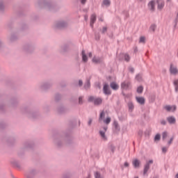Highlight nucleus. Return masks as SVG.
<instances>
[{
  "label": "nucleus",
  "instance_id": "423d86ee",
  "mask_svg": "<svg viewBox=\"0 0 178 178\" xmlns=\"http://www.w3.org/2000/svg\"><path fill=\"white\" fill-rule=\"evenodd\" d=\"M35 175H37V171L34 169H31L26 173L25 176L26 178H34Z\"/></svg>",
  "mask_w": 178,
  "mask_h": 178
},
{
  "label": "nucleus",
  "instance_id": "bf43d9fd",
  "mask_svg": "<svg viewBox=\"0 0 178 178\" xmlns=\"http://www.w3.org/2000/svg\"><path fill=\"white\" fill-rule=\"evenodd\" d=\"M79 87H82L83 86V81L81 79H80L79 81Z\"/></svg>",
  "mask_w": 178,
  "mask_h": 178
},
{
  "label": "nucleus",
  "instance_id": "864d4df0",
  "mask_svg": "<svg viewBox=\"0 0 178 178\" xmlns=\"http://www.w3.org/2000/svg\"><path fill=\"white\" fill-rule=\"evenodd\" d=\"M115 149H116V147L111 145V151L113 152H113H115Z\"/></svg>",
  "mask_w": 178,
  "mask_h": 178
},
{
  "label": "nucleus",
  "instance_id": "79ce46f5",
  "mask_svg": "<svg viewBox=\"0 0 178 178\" xmlns=\"http://www.w3.org/2000/svg\"><path fill=\"white\" fill-rule=\"evenodd\" d=\"M136 80H137V81H141L142 77H141V75H140V74L136 76Z\"/></svg>",
  "mask_w": 178,
  "mask_h": 178
},
{
  "label": "nucleus",
  "instance_id": "ea45409f",
  "mask_svg": "<svg viewBox=\"0 0 178 178\" xmlns=\"http://www.w3.org/2000/svg\"><path fill=\"white\" fill-rule=\"evenodd\" d=\"M139 42L145 44V37L141 36L139 40Z\"/></svg>",
  "mask_w": 178,
  "mask_h": 178
},
{
  "label": "nucleus",
  "instance_id": "dca6fc26",
  "mask_svg": "<svg viewBox=\"0 0 178 178\" xmlns=\"http://www.w3.org/2000/svg\"><path fill=\"white\" fill-rule=\"evenodd\" d=\"M90 87H91V83L90 82V79L87 78L83 85V88L86 90H89Z\"/></svg>",
  "mask_w": 178,
  "mask_h": 178
},
{
  "label": "nucleus",
  "instance_id": "c756f323",
  "mask_svg": "<svg viewBox=\"0 0 178 178\" xmlns=\"http://www.w3.org/2000/svg\"><path fill=\"white\" fill-rule=\"evenodd\" d=\"M94 176H95V178H104V177L101 175V172L98 171L95 172Z\"/></svg>",
  "mask_w": 178,
  "mask_h": 178
},
{
  "label": "nucleus",
  "instance_id": "58836bf2",
  "mask_svg": "<svg viewBox=\"0 0 178 178\" xmlns=\"http://www.w3.org/2000/svg\"><path fill=\"white\" fill-rule=\"evenodd\" d=\"M111 118L108 117L106 118L104 120V122L106 124H109V123H111Z\"/></svg>",
  "mask_w": 178,
  "mask_h": 178
},
{
  "label": "nucleus",
  "instance_id": "13d9d810",
  "mask_svg": "<svg viewBox=\"0 0 178 178\" xmlns=\"http://www.w3.org/2000/svg\"><path fill=\"white\" fill-rule=\"evenodd\" d=\"M4 109H5V106H3V104H0V111H1V112H3Z\"/></svg>",
  "mask_w": 178,
  "mask_h": 178
},
{
  "label": "nucleus",
  "instance_id": "bb28decb",
  "mask_svg": "<svg viewBox=\"0 0 178 178\" xmlns=\"http://www.w3.org/2000/svg\"><path fill=\"white\" fill-rule=\"evenodd\" d=\"M92 62L94 63H101V62H102V60H101V58H99V57H94L93 58H92Z\"/></svg>",
  "mask_w": 178,
  "mask_h": 178
},
{
  "label": "nucleus",
  "instance_id": "1a4fd4ad",
  "mask_svg": "<svg viewBox=\"0 0 178 178\" xmlns=\"http://www.w3.org/2000/svg\"><path fill=\"white\" fill-rule=\"evenodd\" d=\"M97 22V15L92 14L90 16V26L92 29H94V24Z\"/></svg>",
  "mask_w": 178,
  "mask_h": 178
},
{
  "label": "nucleus",
  "instance_id": "3c124183",
  "mask_svg": "<svg viewBox=\"0 0 178 178\" xmlns=\"http://www.w3.org/2000/svg\"><path fill=\"white\" fill-rule=\"evenodd\" d=\"M92 124V118H89V120L88 122V126H89L90 127Z\"/></svg>",
  "mask_w": 178,
  "mask_h": 178
},
{
  "label": "nucleus",
  "instance_id": "cd10ccee",
  "mask_svg": "<svg viewBox=\"0 0 178 178\" xmlns=\"http://www.w3.org/2000/svg\"><path fill=\"white\" fill-rule=\"evenodd\" d=\"M105 118V111H102L99 115V122H101Z\"/></svg>",
  "mask_w": 178,
  "mask_h": 178
},
{
  "label": "nucleus",
  "instance_id": "680f3d73",
  "mask_svg": "<svg viewBox=\"0 0 178 178\" xmlns=\"http://www.w3.org/2000/svg\"><path fill=\"white\" fill-rule=\"evenodd\" d=\"M80 1H81V3L82 5H86V3L87 2V0H80Z\"/></svg>",
  "mask_w": 178,
  "mask_h": 178
},
{
  "label": "nucleus",
  "instance_id": "a18cd8bd",
  "mask_svg": "<svg viewBox=\"0 0 178 178\" xmlns=\"http://www.w3.org/2000/svg\"><path fill=\"white\" fill-rule=\"evenodd\" d=\"M169 147H162V152L163 153V154H166V152H168V149Z\"/></svg>",
  "mask_w": 178,
  "mask_h": 178
},
{
  "label": "nucleus",
  "instance_id": "37998d69",
  "mask_svg": "<svg viewBox=\"0 0 178 178\" xmlns=\"http://www.w3.org/2000/svg\"><path fill=\"white\" fill-rule=\"evenodd\" d=\"M15 40H17V36L15 34L12 35L10 37V41H15Z\"/></svg>",
  "mask_w": 178,
  "mask_h": 178
},
{
  "label": "nucleus",
  "instance_id": "c03bdc74",
  "mask_svg": "<svg viewBox=\"0 0 178 178\" xmlns=\"http://www.w3.org/2000/svg\"><path fill=\"white\" fill-rule=\"evenodd\" d=\"M107 31H108V27L104 26L102 30V34H105V33H106Z\"/></svg>",
  "mask_w": 178,
  "mask_h": 178
},
{
  "label": "nucleus",
  "instance_id": "f257e3e1",
  "mask_svg": "<svg viewBox=\"0 0 178 178\" xmlns=\"http://www.w3.org/2000/svg\"><path fill=\"white\" fill-rule=\"evenodd\" d=\"M37 5L39 8H44L51 12H56L59 9V6L47 0H39Z\"/></svg>",
  "mask_w": 178,
  "mask_h": 178
},
{
  "label": "nucleus",
  "instance_id": "774afa93",
  "mask_svg": "<svg viewBox=\"0 0 178 178\" xmlns=\"http://www.w3.org/2000/svg\"><path fill=\"white\" fill-rule=\"evenodd\" d=\"M69 177H70L69 175H64V178H69Z\"/></svg>",
  "mask_w": 178,
  "mask_h": 178
},
{
  "label": "nucleus",
  "instance_id": "b1692460",
  "mask_svg": "<svg viewBox=\"0 0 178 178\" xmlns=\"http://www.w3.org/2000/svg\"><path fill=\"white\" fill-rule=\"evenodd\" d=\"M67 51H69V45L68 44H64L61 47L62 52H67Z\"/></svg>",
  "mask_w": 178,
  "mask_h": 178
},
{
  "label": "nucleus",
  "instance_id": "2f4dec72",
  "mask_svg": "<svg viewBox=\"0 0 178 178\" xmlns=\"http://www.w3.org/2000/svg\"><path fill=\"white\" fill-rule=\"evenodd\" d=\"M62 99V96L59 95L58 93L56 94L55 95V101L56 102H58V101H60Z\"/></svg>",
  "mask_w": 178,
  "mask_h": 178
},
{
  "label": "nucleus",
  "instance_id": "69168bd1",
  "mask_svg": "<svg viewBox=\"0 0 178 178\" xmlns=\"http://www.w3.org/2000/svg\"><path fill=\"white\" fill-rule=\"evenodd\" d=\"M84 19H85V21L87 22V20H88V15H86L84 16Z\"/></svg>",
  "mask_w": 178,
  "mask_h": 178
},
{
  "label": "nucleus",
  "instance_id": "c9c22d12",
  "mask_svg": "<svg viewBox=\"0 0 178 178\" xmlns=\"http://www.w3.org/2000/svg\"><path fill=\"white\" fill-rule=\"evenodd\" d=\"M174 86L175 87V92H178V79L174 81Z\"/></svg>",
  "mask_w": 178,
  "mask_h": 178
},
{
  "label": "nucleus",
  "instance_id": "72a5a7b5",
  "mask_svg": "<svg viewBox=\"0 0 178 178\" xmlns=\"http://www.w3.org/2000/svg\"><path fill=\"white\" fill-rule=\"evenodd\" d=\"M143 91H144V87H143V86H139V87H138V88H137V92L138 93V94H143Z\"/></svg>",
  "mask_w": 178,
  "mask_h": 178
},
{
  "label": "nucleus",
  "instance_id": "5fc2aeb1",
  "mask_svg": "<svg viewBox=\"0 0 178 178\" xmlns=\"http://www.w3.org/2000/svg\"><path fill=\"white\" fill-rule=\"evenodd\" d=\"M138 136H139V137H143V130L138 131Z\"/></svg>",
  "mask_w": 178,
  "mask_h": 178
},
{
  "label": "nucleus",
  "instance_id": "f704fd0d",
  "mask_svg": "<svg viewBox=\"0 0 178 178\" xmlns=\"http://www.w3.org/2000/svg\"><path fill=\"white\" fill-rule=\"evenodd\" d=\"M167 138H168V132L167 131L163 132V134H162V140H163V141H165Z\"/></svg>",
  "mask_w": 178,
  "mask_h": 178
},
{
  "label": "nucleus",
  "instance_id": "412c9836",
  "mask_svg": "<svg viewBox=\"0 0 178 178\" xmlns=\"http://www.w3.org/2000/svg\"><path fill=\"white\" fill-rule=\"evenodd\" d=\"M170 72L171 74H176L177 73V68L173 67V64H170Z\"/></svg>",
  "mask_w": 178,
  "mask_h": 178
},
{
  "label": "nucleus",
  "instance_id": "20e7f679",
  "mask_svg": "<svg viewBox=\"0 0 178 178\" xmlns=\"http://www.w3.org/2000/svg\"><path fill=\"white\" fill-rule=\"evenodd\" d=\"M88 102H94L95 105H101V104H102V99L99 98V97L95 99V97H94V96H90L88 98Z\"/></svg>",
  "mask_w": 178,
  "mask_h": 178
},
{
  "label": "nucleus",
  "instance_id": "0eeeda50",
  "mask_svg": "<svg viewBox=\"0 0 178 178\" xmlns=\"http://www.w3.org/2000/svg\"><path fill=\"white\" fill-rule=\"evenodd\" d=\"M164 109H165L167 112H175L176 109H177V107L176 106V105H173V106L167 105L164 106Z\"/></svg>",
  "mask_w": 178,
  "mask_h": 178
},
{
  "label": "nucleus",
  "instance_id": "8fccbe9b",
  "mask_svg": "<svg viewBox=\"0 0 178 178\" xmlns=\"http://www.w3.org/2000/svg\"><path fill=\"white\" fill-rule=\"evenodd\" d=\"M173 140H175L174 137L170 138V140L168 142V145H170L172 143H173Z\"/></svg>",
  "mask_w": 178,
  "mask_h": 178
},
{
  "label": "nucleus",
  "instance_id": "aec40b11",
  "mask_svg": "<svg viewBox=\"0 0 178 178\" xmlns=\"http://www.w3.org/2000/svg\"><path fill=\"white\" fill-rule=\"evenodd\" d=\"M51 83H42V85L41 86V88L42 90H48V88H51Z\"/></svg>",
  "mask_w": 178,
  "mask_h": 178
},
{
  "label": "nucleus",
  "instance_id": "4be33fe9",
  "mask_svg": "<svg viewBox=\"0 0 178 178\" xmlns=\"http://www.w3.org/2000/svg\"><path fill=\"white\" fill-rule=\"evenodd\" d=\"M102 6V8H104V6H106L107 8L111 6V0H103Z\"/></svg>",
  "mask_w": 178,
  "mask_h": 178
},
{
  "label": "nucleus",
  "instance_id": "393cba45",
  "mask_svg": "<svg viewBox=\"0 0 178 178\" xmlns=\"http://www.w3.org/2000/svg\"><path fill=\"white\" fill-rule=\"evenodd\" d=\"M128 107H129V112H131L132 111H134V104H133V102H129L128 103Z\"/></svg>",
  "mask_w": 178,
  "mask_h": 178
},
{
  "label": "nucleus",
  "instance_id": "f03ea898",
  "mask_svg": "<svg viewBox=\"0 0 178 178\" xmlns=\"http://www.w3.org/2000/svg\"><path fill=\"white\" fill-rule=\"evenodd\" d=\"M66 27H67V22L65 21H57L54 24V29H57L58 30L66 29Z\"/></svg>",
  "mask_w": 178,
  "mask_h": 178
},
{
  "label": "nucleus",
  "instance_id": "a211bd4d",
  "mask_svg": "<svg viewBox=\"0 0 178 178\" xmlns=\"http://www.w3.org/2000/svg\"><path fill=\"white\" fill-rule=\"evenodd\" d=\"M110 87L112 88V90H114L115 91L119 90V85H118V83H116L115 82H111L110 84Z\"/></svg>",
  "mask_w": 178,
  "mask_h": 178
},
{
  "label": "nucleus",
  "instance_id": "2eb2a0df",
  "mask_svg": "<svg viewBox=\"0 0 178 178\" xmlns=\"http://www.w3.org/2000/svg\"><path fill=\"white\" fill-rule=\"evenodd\" d=\"M65 140L67 143V144H72V141H73V138L70 134L65 135Z\"/></svg>",
  "mask_w": 178,
  "mask_h": 178
},
{
  "label": "nucleus",
  "instance_id": "39448f33",
  "mask_svg": "<svg viewBox=\"0 0 178 178\" xmlns=\"http://www.w3.org/2000/svg\"><path fill=\"white\" fill-rule=\"evenodd\" d=\"M103 92L105 94V95H112V91H111V89H109V85H108V83H104L103 86Z\"/></svg>",
  "mask_w": 178,
  "mask_h": 178
},
{
  "label": "nucleus",
  "instance_id": "9b49d317",
  "mask_svg": "<svg viewBox=\"0 0 178 178\" xmlns=\"http://www.w3.org/2000/svg\"><path fill=\"white\" fill-rule=\"evenodd\" d=\"M136 100L140 105H145V99L143 97H136Z\"/></svg>",
  "mask_w": 178,
  "mask_h": 178
},
{
  "label": "nucleus",
  "instance_id": "4468645a",
  "mask_svg": "<svg viewBox=\"0 0 178 178\" xmlns=\"http://www.w3.org/2000/svg\"><path fill=\"white\" fill-rule=\"evenodd\" d=\"M140 163H141V162H140L138 159H136L135 160H134V161H132V165H134V167L136 169L140 168Z\"/></svg>",
  "mask_w": 178,
  "mask_h": 178
},
{
  "label": "nucleus",
  "instance_id": "e2e57ef3",
  "mask_svg": "<svg viewBox=\"0 0 178 178\" xmlns=\"http://www.w3.org/2000/svg\"><path fill=\"white\" fill-rule=\"evenodd\" d=\"M124 166L125 168H129V164L127 162H125V163H124Z\"/></svg>",
  "mask_w": 178,
  "mask_h": 178
},
{
  "label": "nucleus",
  "instance_id": "473e14b6",
  "mask_svg": "<svg viewBox=\"0 0 178 178\" xmlns=\"http://www.w3.org/2000/svg\"><path fill=\"white\" fill-rule=\"evenodd\" d=\"M149 30L153 31V33H155V30H156V24H152L149 27Z\"/></svg>",
  "mask_w": 178,
  "mask_h": 178
},
{
  "label": "nucleus",
  "instance_id": "9d476101",
  "mask_svg": "<svg viewBox=\"0 0 178 178\" xmlns=\"http://www.w3.org/2000/svg\"><path fill=\"white\" fill-rule=\"evenodd\" d=\"M156 2L158 5L157 8L159 10H162L165 7V1L163 0H157Z\"/></svg>",
  "mask_w": 178,
  "mask_h": 178
},
{
  "label": "nucleus",
  "instance_id": "a878e982",
  "mask_svg": "<svg viewBox=\"0 0 178 178\" xmlns=\"http://www.w3.org/2000/svg\"><path fill=\"white\" fill-rule=\"evenodd\" d=\"M124 59L125 62H130V59H131L130 55H129V54L127 53L124 54Z\"/></svg>",
  "mask_w": 178,
  "mask_h": 178
},
{
  "label": "nucleus",
  "instance_id": "6ab92c4d",
  "mask_svg": "<svg viewBox=\"0 0 178 178\" xmlns=\"http://www.w3.org/2000/svg\"><path fill=\"white\" fill-rule=\"evenodd\" d=\"M167 120L170 124H175V123H176V118L173 116L167 118Z\"/></svg>",
  "mask_w": 178,
  "mask_h": 178
},
{
  "label": "nucleus",
  "instance_id": "6e6552de",
  "mask_svg": "<svg viewBox=\"0 0 178 178\" xmlns=\"http://www.w3.org/2000/svg\"><path fill=\"white\" fill-rule=\"evenodd\" d=\"M131 83L129 81H125L124 82L122 83L121 84V88H122V90H129L130 86H131Z\"/></svg>",
  "mask_w": 178,
  "mask_h": 178
},
{
  "label": "nucleus",
  "instance_id": "f3484780",
  "mask_svg": "<svg viewBox=\"0 0 178 178\" xmlns=\"http://www.w3.org/2000/svg\"><path fill=\"white\" fill-rule=\"evenodd\" d=\"M81 55H82L83 62H84L85 63H87V62H88V57H87L85 50H82Z\"/></svg>",
  "mask_w": 178,
  "mask_h": 178
},
{
  "label": "nucleus",
  "instance_id": "49530a36",
  "mask_svg": "<svg viewBox=\"0 0 178 178\" xmlns=\"http://www.w3.org/2000/svg\"><path fill=\"white\" fill-rule=\"evenodd\" d=\"M25 147H26V148H32L33 143H26Z\"/></svg>",
  "mask_w": 178,
  "mask_h": 178
},
{
  "label": "nucleus",
  "instance_id": "338daca9",
  "mask_svg": "<svg viewBox=\"0 0 178 178\" xmlns=\"http://www.w3.org/2000/svg\"><path fill=\"white\" fill-rule=\"evenodd\" d=\"M95 38H96V40H99L100 36H99V35H95Z\"/></svg>",
  "mask_w": 178,
  "mask_h": 178
},
{
  "label": "nucleus",
  "instance_id": "a19ab883",
  "mask_svg": "<svg viewBox=\"0 0 178 178\" xmlns=\"http://www.w3.org/2000/svg\"><path fill=\"white\" fill-rule=\"evenodd\" d=\"M161 140V134H157L154 137V141H159Z\"/></svg>",
  "mask_w": 178,
  "mask_h": 178
},
{
  "label": "nucleus",
  "instance_id": "4c0bfd02",
  "mask_svg": "<svg viewBox=\"0 0 178 178\" xmlns=\"http://www.w3.org/2000/svg\"><path fill=\"white\" fill-rule=\"evenodd\" d=\"M24 49L26 51V52H31V49H33V47L31 46H26L24 47Z\"/></svg>",
  "mask_w": 178,
  "mask_h": 178
},
{
  "label": "nucleus",
  "instance_id": "de8ad7c7",
  "mask_svg": "<svg viewBox=\"0 0 178 178\" xmlns=\"http://www.w3.org/2000/svg\"><path fill=\"white\" fill-rule=\"evenodd\" d=\"M79 105H83V97H79Z\"/></svg>",
  "mask_w": 178,
  "mask_h": 178
},
{
  "label": "nucleus",
  "instance_id": "5701e85b",
  "mask_svg": "<svg viewBox=\"0 0 178 178\" xmlns=\"http://www.w3.org/2000/svg\"><path fill=\"white\" fill-rule=\"evenodd\" d=\"M57 111L59 113H66L67 112V109L62 106L58 107Z\"/></svg>",
  "mask_w": 178,
  "mask_h": 178
},
{
  "label": "nucleus",
  "instance_id": "6e6d98bb",
  "mask_svg": "<svg viewBox=\"0 0 178 178\" xmlns=\"http://www.w3.org/2000/svg\"><path fill=\"white\" fill-rule=\"evenodd\" d=\"M161 124H162L163 126H165V124H166V120H161Z\"/></svg>",
  "mask_w": 178,
  "mask_h": 178
},
{
  "label": "nucleus",
  "instance_id": "f8f14e48",
  "mask_svg": "<svg viewBox=\"0 0 178 178\" xmlns=\"http://www.w3.org/2000/svg\"><path fill=\"white\" fill-rule=\"evenodd\" d=\"M148 7L149 8L150 10L152 12H155V1L152 0L149 3H148Z\"/></svg>",
  "mask_w": 178,
  "mask_h": 178
},
{
  "label": "nucleus",
  "instance_id": "ddd939ff",
  "mask_svg": "<svg viewBox=\"0 0 178 178\" xmlns=\"http://www.w3.org/2000/svg\"><path fill=\"white\" fill-rule=\"evenodd\" d=\"M11 163L14 168H16L17 169H22V165H20V163L16 160H13L11 161Z\"/></svg>",
  "mask_w": 178,
  "mask_h": 178
},
{
  "label": "nucleus",
  "instance_id": "e433bc0d",
  "mask_svg": "<svg viewBox=\"0 0 178 178\" xmlns=\"http://www.w3.org/2000/svg\"><path fill=\"white\" fill-rule=\"evenodd\" d=\"M5 6H3V1H0V12H3Z\"/></svg>",
  "mask_w": 178,
  "mask_h": 178
},
{
  "label": "nucleus",
  "instance_id": "c85d7f7f",
  "mask_svg": "<svg viewBox=\"0 0 178 178\" xmlns=\"http://www.w3.org/2000/svg\"><path fill=\"white\" fill-rule=\"evenodd\" d=\"M113 126L115 130H118V131L120 130V127H119V123L118 122V121L114 120Z\"/></svg>",
  "mask_w": 178,
  "mask_h": 178
},
{
  "label": "nucleus",
  "instance_id": "4d7b16f0",
  "mask_svg": "<svg viewBox=\"0 0 178 178\" xmlns=\"http://www.w3.org/2000/svg\"><path fill=\"white\" fill-rule=\"evenodd\" d=\"M155 98H156V96L154 95L150 96L152 102H154V101H155Z\"/></svg>",
  "mask_w": 178,
  "mask_h": 178
},
{
  "label": "nucleus",
  "instance_id": "09e8293b",
  "mask_svg": "<svg viewBox=\"0 0 178 178\" xmlns=\"http://www.w3.org/2000/svg\"><path fill=\"white\" fill-rule=\"evenodd\" d=\"M36 117H37V113H33L30 115V118H32L33 119H35Z\"/></svg>",
  "mask_w": 178,
  "mask_h": 178
},
{
  "label": "nucleus",
  "instance_id": "7ed1b4c3",
  "mask_svg": "<svg viewBox=\"0 0 178 178\" xmlns=\"http://www.w3.org/2000/svg\"><path fill=\"white\" fill-rule=\"evenodd\" d=\"M154 163L153 160H149V161H147L145 165H144L143 168V176H148V171L149 170L150 165H152Z\"/></svg>",
  "mask_w": 178,
  "mask_h": 178
},
{
  "label": "nucleus",
  "instance_id": "052dcab7",
  "mask_svg": "<svg viewBox=\"0 0 178 178\" xmlns=\"http://www.w3.org/2000/svg\"><path fill=\"white\" fill-rule=\"evenodd\" d=\"M57 146L62 147V142H60V140L57 141Z\"/></svg>",
  "mask_w": 178,
  "mask_h": 178
},
{
  "label": "nucleus",
  "instance_id": "603ef678",
  "mask_svg": "<svg viewBox=\"0 0 178 178\" xmlns=\"http://www.w3.org/2000/svg\"><path fill=\"white\" fill-rule=\"evenodd\" d=\"M129 71L131 72V73H134V67L130 66L129 67Z\"/></svg>",
  "mask_w": 178,
  "mask_h": 178
},
{
  "label": "nucleus",
  "instance_id": "0e129e2a",
  "mask_svg": "<svg viewBox=\"0 0 178 178\" xmlns=\"http://www.w3.org/2000/svg\"><path fill=\"white\" fill-rule=\"evenodd\" d=\"M3 127H5V124L3 123L0 124V129H3Z\"/></svg>",
  "mask_w": 178,
  "mask_h": 178
},
{
  "label": "nucleus",
  "instance_id": "7c9ffc66",
  "mask_svg": "<svg viewBox=\"0 0 178 178\" xmlns=\"http://www.w3.org/2000/svg\"><path fill=\"white\" fill-rule=\"evenodd\" d=\"M99 134L102 140H107L106 135H105V131H99Z\"/></svg>",
  "mask_w": 178,
  "mask_h": 178
}]
</instances>
